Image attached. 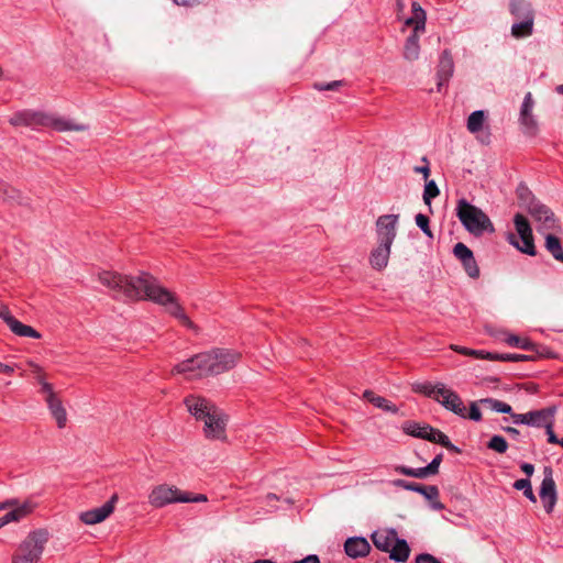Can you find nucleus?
<instances>
[{
  "label": "nucleus",
  "mask_w": 563,
  "mask_h": 563,
  "mask_svg": "<svg viewBox=\"0 0 563 563\" xmlns=\"http://www.w3.org/2000/svg\"><path fill=\"white\" fill-rule=\"evenodd\" d=\"M117 499L118 496L113 495L102 506L81 512L79 516L80 520L86 525H96L102 522L113 512Z\"/></svg>",
  "instance_id": "20"
},
{
  "label": "nucleus",
  "mask_w": 563,
  "mask_h": 563,
  "mask_svg": "<svg viewBox=\"0 0 563 563\" xmlns=\"http://www.w3.org/2000/svg\"><path fill=\"white\" fill-rule=\"evenodd\" d=\"M453 255L460 261L468 277L473 279L479 277V267L472 250L467 245L462 242L456 243L453 246Z\"/></svg>",
  "instance_id": "18"
},
{
  "label": "nucleus",
  "mask_w": 563,
  "mask_h": 563,
  "mask_svg": "<svg viewBox=\"0 0 563 563\" xmlns=\"http://www.w3.org/2000/svg\"><path fill=\"white\" fill-rule=\"evenodd\" d=\"M40 561L27 559L25 556H19L13 554L12 563H38Z\"/></svg>",
  "instance_id": "53"
},
{
  "label": "nucleus",
  "mask_w": 563,
  "mask_h": 563,
  "mask_svg": "<svg viewBox=\"0 0 563 563\" xmlns=\"http://www.w3.org/2000/svg\"><path fill=\"white\" fill-rule=\"evenodd\" d=\"M184 492L175 485L159 484L154 486L148 494V504L154 508H163L170 504L183 503Z\"/></svg>",
  "instance_id": "11"
},
{
  "label": "nucleus",
  "mask_w": 563,
  "mask_h": 563,
  "mask_svg": "<svg viewBox=\"0 0 563 563\" xmlns=\"http://www.w3.org/2000/svg\"><path fill=\"white\" fill-rule=\"evenodd\" d=\"M395 485L406 489V486H412L413 482H406L404 479H398V481L395 482Z\"/></svg>",
  "instance_id": "60"
},
{
  "label": "nucleus",
  "mask_w": 563,
  "mask_h": 563,
  "mask_svg": "<svg viewBox=\"0 0 563 563\" xmlns=\"http://www.w3.org/2000/svg\"><path fill=\"white\" fill-rule=\"evenodd\" d=\"M517 196L519 200L520 207H522L525 210L528 209L529 202H537L538 199L531 194V191L528 189V187L520 185L517 188Z\"/></svg>",
  "instance_id": "37"
},
{
  "label": "nucleus",
  "mask_w": 563,
  "mask_h": 563,
  "mask_svg": "<svg viewBox=\"0 0 563 563\" xmlns=\"http://www.w3.org/2000/svg\"><path fill=\"white\" fill-rule=\"evenodd\" d=\"M526 211L537 223V230L539 233L560 230V223L554 212L540 200L537 202H529L528 209Z\"/></svg>",
  "instance_id": "9"
},
{
  "label": "nucleus",
  "mask_w": 563,
  "mask_h": 563,
  "mask_svg": "<svg viewBox=\"0 0 563 563\" xmlns=\"http://www.w3.org/2000/svg\"><path fill=\"white\" fill-rule=\"evenodd\" d=\"M30 365L34 368V372L36 373H40L42 371V368L36 364L31 363Z\"/></svg>",
  "instance_id": "64"
},
{
  "label": "nucleus",
  "mask_w": 563,
  "mask_h": 563,
  "mask_svg": "<svg viewBox=\"0 0 563 563\" xmlns=\"http://www.w3.org/2000/svg\"><path fill=\"white\" fill-rule=\"evenodd\" d=\"M38 382H40V384L42 386V391L46 394V398L45 399H51V395L52 396H57L55 394V391L53 390V386L49 383L45 382L44 379H40Z\"/></svg>",
  "instance_id": "49"
},
{
  "label": "nucleus",
  "mask_w": 563,
  "mask_h": 563,
  "mask_svg": "<svg viewBox=\"0 0 563 563\" xmlns=\"http://www.w3.org/2000/svg\"><path fill=\"white\" fill-rule=\"evenodd\" d=\"M49 532L45 528L30 531L27 536L20 542L14 554L40 561L45 547L49 541Z\"/></svg>",
  "instance_id": "8"
},
{
  "label": "nucleus",
  "mask_w": 563,
  "mask_h": 563,
  "mask_svg": "<svg viewBox=\"0 0 563 563\" xmlns=\"http://www.w3.org/2000/svg\"><path fill=\"white\" fill-rule=\"evenodd\" d=\"M395 471L399 474L411 476L413 475V468L407 466H397Z\"/></svg>",
  "instance_id": "56"
},
{
  "label": "nucleus",
  "mask_w": 563,
  "mask_h": 563,
  "mask_svg": "<svg viewBox=\"0 0 563 563\" xmlns=\"http://www.w3.org/2000/svg\"><path fill=\"white\" fill-rule=\"evenodd\" d=\"M45 401L52 417L56 421L57 427L59 429L65 428L67 423V412L62 400L57 396L51 395V399H45Z\"/></svg>",
  "instance_id": "24"
},
{
  "label": "nucleus",
  "mask_w": 563,
  "mask_h": 563,
  "mask_svg": "<svg viewBox=\"0 0 563 563\" xmlns=\"http://www.w3.org/2000/svg\"><path fill=\"white\" fill-rule=\"evenodd\" d=\"M399 216L384 214L376 220L377 242L393 244L397 235Z\"/></svg>",
  "instance_id": "16"
},
{
  "label": "nucleus",
  "mask_w": 563,
  "mask_h": 563,
  "mask_svg": "<svg viewBox=\"0 0 563 563\" xmlns=\"http://www.w3.org/2000/svg\"><path fill=\"white\" fill-rule=\"evenodd\" d=\"M344 551L352 559L364 558L369 553L371 545L363 537H352L345 541Z\"/></svg>",
  "instance_id": "23"
},
{
  "label": "nucleus",
  "mask_w": 563,
  "mask_h": 563,
  "mask_svg": "<svg viewBox=\"0 0 563 563\" xmlns=\"http://www.w3.org/2000/svg\"><path fill=\"white\" fill-rule=\"evenodd\" d=\"M422 161L426 163L424 166H417L415 167V173H419L423 175V178L427 180L430 175V168H429V162L426 157L422 158Z\"/></svg>",
  "instance_id": "50"
},
{
  "label": "nucleus",
  "mask_w": 563,
  "mask_h": 563,
  "mask_svg": "<svg viewBox=\"0 0 563 563\" xmlns=\"http://www.w3.org/2000/svg\"><path fill=\"white\" fill-rule=\"evenodd\" d=\"M14 372V366L9 364H0V373L11 375Z\"/></svg>",
  "instance_id": "57"
},
{
  "label": "nucleus",
  "mask_w": 563,
  "mask_h": 563,
  "mask_svg": "<svg viewBox=\"0 0 563 563\" xmlns=\"http://www.w3.org/2000/svg\"><path fill=\"white\" fill-rule=\"evenodd\" d=\"M514 223L517 230V233L521 240V244L516 240L515 235L509 236V242L516 246L520 252L528 254L530 256L536 255V246L532 235V229L528 221V219L521 214L517 213L514 217Z\"/></svg>",
  "instance_id": "10"
},
{
  "label": "nucleus",
  "mask_w": 563,
  "mask_h": 563,
  "mask_svg": "<svg viewBox=\"0 0 563 563\" xmlns=\"http://www.w3.org/2000/svg\"><path fill=\"white\" fill-rule=\"evenodd\" d=\"M0 319L8 325V328L18 336L41 339V333L31 325L20 322L13 317L9 307L0 301Z\"/></svg>",
  "instance_id": "14"
},
{
  "label": "nucleus",
  "mask_w": 563,
  "mask_h": 563,
  "mask_svg": "<svg viewBox=\"0 0 563 563\" xmlns=\"http://www.w3.org/2000/svg\"><path fill=\"white\" fill-rule=\"evenodd\" d=\"M5 501H13L14 505L9 507L8 509H10V511L0 518V529L10 522H18L24 519L36 508V504L31 499L24 500L21 504L15 498H10Z\"/></svg>",
  "instance_id": "17"
},
{
  "label": "nucleus",
  "mask_w": 563,
  "mask_h": 563,
  "mask_svg": "<svg viewBox=\"0 0 563 563\" xmlns=\"http://www.w3.org/2000/svg\"><path fill=\"white\" fill-rule=\"evenodd\" d=\"M344 85V82L342 80H334V81H331V82H328V84H324V82H314L313 84V88L319 90V91H324V90H338L340 87H342Z\"/></svg>",
  "instance_id": "45"
},
{
  "label": "nucleus",
  "mask_w": 563,
  "mask_h": 563,
  "mask_svg": "<svg viewBox=\"0 0 563 563\" xmlns=\"http://www.w3.org/2000/svg\"><path fill=\"white\" fill-rule=\"evenodd\" d=\"M396 4H397V8H398V11L404 10L405 4H404L402 0H396Z\"/></svg>",
  "instance_id": "63"
},
{
  "label": "nucleus",
  "mask_w": 563,
  "mask_h": 563,
  "mask_svg": "<svg viewBox=\"0 0 563 563\" xmlns=\"http://www.w3.org/2000/svg\"><path fill=\"white\" fill-rule=\"evenodd\" d=\"M454 71V62L450 51L445 49L439 62L438 66V91H441V87L445 85L452 77Z\"/></svg>",
  "instance_id": "22"
},
{
  "label": "nucleus",
  "mask_w": 563,
  "mask_h": 563,
  "mask_svg": "<svg viewBox=\"0 0 563 563\" xmlns=\"http://www.w3.org/2000/svg\"><path fill=\"white\" fill-rule=\"evenodd\" d=\"M539 495L544 510L548 514H551L555 506L558 495L555 482L553 479V471L550 466H545L543 468V479L541 482Z\"/></svg>",
  "instance_id": "15"
},
{
  "label": "nucleus",
  "mask_w": 563,
  "mask_h": 563,
  "mask_svg": "<svg viewBox=\"0 0 563 563\" xmlns=\"http://www.w3.org/2000/svg\"><path fill=\"white\" fill-rule=\"evenodd\" d=\"M534 100L531 92L525 95L520 112L519 123L523 134L528 136H536L539 133V123L533 114Z\"/></svg>",
  "instance_id": "13"
},
{
  "label": "nucleus",
  "mask_w": 563,
  "mask_h": 563,
  "mask_svg": "<svg viewBox=\"0 0 563 563\" xmlns=\"http://www.w3.org/2000/svg\"><path fill=\"white\" fill-rule=\"evenodd\" d=\"M534 19L528 18L522 21H518L511 26V35L516 38L527 37L533 32Z\"/></svg>",
  "instance_id": "30"
},
{
  "label": "nucleus",
  "mask_w": 563,
  "mask_h": 563,
  "mask_svg": "<svg viewBox=\"0 0 563 563\" xmlns=\"http://www.w3.org/2000/svg\"><path fill=\"white\" fill-rule=\"evenodd\" d=\"M544 246L554 260L563 263V249L558 236L547 233Z\"/></svg>",
  "instance_id": "29"
},
{
  "label": "nucleus",
  "mask_w": 563,
  "mask_h": 563,
  "mask_svg": "<svg viewBox=\"0 0 563 563\" xmlns=\"http://www.w3.org/2000/svg\"><path fill=\"white\" fill-rule=\"evenodd\" d=\"M442 457L443 455L440 453L427 465V470L430 471L432 475L438 474Z\"/></svg>",
  "instance_id": "47"
},
{
  "label": "nucleus",
  "mask_w": 563,
  "mask_h": 563,
  "mask_svg": "<svg viewBox=\"0 0 563 563\" xmlns=\"http://www.w3.org/2000/svg\"><path fill=\"white\" fill-rule=\"evenodd\" d=\"M456 217L465 230L474 236H482L485 233L492 234L495 232V227L489 217L466 199H460L457 201Z\"/></svg>",
  "instance_id": "6"
},
{
  "label": "nucleus",
  "mask_w": 563,
  "mask_h": 563,
  "mask_svg": "<svg viewBox=\"0 0 563 563\" xmlns=\"http://www.w3.org/2000/svg\"><path fill=\"white\" fill-rule=\"evenodd\" d=\"M402 429H404L405 433H407L411 437L428 440V441L430 440V435L432 432L431 426L420 424V423L413 422V421L405 422Z\"/></svg>",
  "instance_id": "26"
},
{
  "label": "nucleus",
  "mask_w": 563,
  "mask_h": 563,
  "mask_svg": "<svg viewBox=\"0 0 563 563\" xmlns=\"http://www.w3.org/2000/svg\"><path fill=\"white\" fill-rule=\"evenodd\" d=\"M432 475L430 473V471L427 470V466L424 467H418V468H413V475L412 477H416V478H426L428 476Z\"/></svg>",
  "instance_id": "51"
},
{
  "label": "nucleus",
  "mask_w": 563,
  "mask_h": 563,
  "mask_svg": "<svg viewBox=\"0 0 563 563\" xmlns=\"http://www.w3.org/2000/svg\"><path fill=\"white\" fill-rule=\"evenodd\" d=\"M405 24L412 26V33L407 37L404 46V57L407 60H417L420 54L419 35L426 27V12L418 2L411 4V16L406 19Z\"/></svg>",
  "instance_id": "7"
},
{
  "label": "nucleus",
  "mask_w": 563,
  "mask_h": 563,
  "mask_svg": "<svg viewBox=\"0 0 563 563\" xmlns=\"http://www.w3.org/2000/svg\"><path fill=\"white\" fill-rule=\"evenodd\" d=\"M517 196L519 200L520 207H522L525 210L528 209L529 202H537L538 199L531 194V191L528 189V187L520 185L517 188Z\"/></svg>",
  "instance_id": "36"
},
{
  "label": "nucleus",
  "mask_w": 563,
  "mask_h": 563,
  "mask_svg": "<svg viewBox=\"0 0 563 563\" xmlns=\"http://www.w3.org/2000/svg\"><path fill=\"white\" fill-rule=\"evenodd\" d=\"M487 448L492 451L503 454L507 451L508 443L504 437L493 435L487 443Z\"/></svg>",
  "instance_id": "39"
},
{
  "label": "nucleus",
  "mask_w": 563,
  "mask_h": 563,
  "mask_svg": "<svg viewBox=\"0 0 563 563\" xmlns=\"http://www.w3.org/2000/svg\"><path fill=\"white\" fill-rule=\"evenodd\" d=\"M476 402L486 406L496 412L509 413L510 416L512 413V408L510 405L495 398H482Z\"/></svg>",
  "instance_id": "33"
},
{
  "label": "nucleus",
  "mask_w": 563,
  "mask_h": 563,
  "mask_svg": "<svg viewBox=\"0 0 563 563\" xmlns=\"http://www.w3.org/2000/svg\"><path fill=\"white\" fill-rule=\"evenodd\" d=\"M520 468L528 477H530L534 472V466L530 463H522Z\"/></svg>",
  "instance_id": "55"
},
{
  "label": "nucleus",
  "mask_w": 563,
  "mask_h": 563,
  "mask_svg": "<svg viewBox=\"0 0 563 563\" xmlns=\"http://www.w3.org/2000/svg\"><path fill=\"white\" fill-rule=\"evenodd\" d=\"M12 505H14L13 501H1L0 503V510H5L7 508L11 507Z\"/></svg>",
  "instance_id": "62"
},
{
  "label": "nucleus",
  "mask_w": 563,
  "mask_h": 563,
  "mask_svg": "<svg viewBox=\"0 0 563 563\" xmlns=\"http://www.w3.org/2000/svg\"><path fill=\"white\" fill-rule=\"evenodd\" d=\"M506 342L511 346H517L523 350H531L533 347V343H531L529 340L521 339L517 335H509L506 339Z\"/></svg>",
  "instance_id": "42"
},
{
  "label": "nucleus",
  "mask_w": 563,
  "mask_h": 563,
  "mask_svg": "<svg viewBox=\"0 0 563 563\" xmlns=\"http://www.w3.org/2000/svg\"><path fill=\"white\" fill-rule=\"evenodd\" d=\"M98 280L112 292L114 299L123 301L151 300L163 306L184 327L197 331L196 324L186 314L176 296L163 287L151 274L142 272L139 276H130L118 272L102 271L98 273Z\"/></svg>",
  "instance_id": "1"
},
{
  "label": "nucleus",
  "mask_w": 563,
  "mask_h": 563,
  "mask_svg": "<svg viewBox=\"0 0 563 563\" xmlns=\"http://www.w3.org/2000/svg\"><path fill=\"white\" fill-rule=\"evenodd\" d=\"M291 563H320V559L316 554L307 555L306 558L301 560L294 561Z\"/></svg>",
  "instance_id": "52"
},
{
  "label": "nucleus",
  "mask_w": 563,
  "mask_h": 563,
  "mask_svg": "<svg viewBox=\"0 0 563 563\" xmlns=\"http://www.w3.org/2000/svg\"><path fill=\"white\" fill-rule=\"evenodd\" d=\"M185 405L197 420L205 422L203 432L208 439L222 440L225 438L227 419L217 406L208 399L195 395L186 397Z\"/></svg>",
  "instance_id": "4"
},
{
  "label": "nucleus",
  "mask_w": 563,
  "mask_h": 563,
  "mask_svg": "<svg viewBox=\"0 0 563 563\" xmlns=\"http://www.w3.org/2000/svg\"><path fill=\"white\" fill-rule=\"evenodd\" d=\"M440 194V190L435 184L434 180H430L424 186V191H423V201L426 205L430 206L431 205V199L435 198L437 196H439Z\"/></svg>",
  "instance_id": "40"
},
{
  "label": "nucleus",
  "mask_w": 563,
  "mask_h": 563,
  "mask_svg": "<svg viewBox=\"0 0 563 563\" xmlns=\"http://www.w3.org/2000/svg\"><path fill=\"white\" fill-rule=\"evenodd\" d=\"M391 245L377 242V246L369 254V264L374 269L383 271L388 265Z\"/></svg>",
  "instance_id": "21"
},
{
  "label": "nucleus",
  "mask_w": 563,
  "mask_h": 563,
  "mask_svg": "<svg viewBox=\"0 0 563 563\" xmlns=\"http://www.w3.org/2000/svg\"><path fill=\"white\" fill-rule=\"evenodd\" d=\"M555 415L554 407H548L540 410H532L526 413H511V419L515 424H527L531 427L542 428L545 420L550 416Z\"/></svg>",
  "instance_id": "19"
},
{
  "label": "nucleus",
  "mask_w": 563,
  "mask_h": 563,
  "mask_svg": "<svg viewBox=\"0 0 563 563\" xmlns=\"http://www.w3.org/2000/svg\"><path fill=\"white\" fill-rule=\"evenodd\" d=\"M503 430H504L505 432H507L508 434H510V435H511L512 438H515V439H516V438H518V437H519V434H520L519 430H517V429H516V428H514V427H504V428H503Z\"/></svg>",
  "instance_id": "58"
},
{
  "label": "nucleus",
  "mask_w": 563,
  "mask_h": 563,
  "mask_svg": "<svg viewBox=\"0 0 563 563\" xmlns=\"http://www.w3.org/2000/svg\"><path fill=\"white\" fill-rule=\"evenodd\" d=\"M372 540L374 545L382 551H389L390 547L393 545V542L395 540V532H391V534L385 533V532H375L372 536Z\"/></svg>",
  "instance_id": "34"
},
{
  "label": "nucleus",
  "mask_w": 563,
  "mask_h": 563,
  "mask_svg": "<svg viewBox=\"0 0 563 563\" xmlns=\"http://www.w3.org/2000/svg\"><path fill=\"white\" fill-rule=\"evenodd\" d=\"M412 391L431 398L460 418L476 422L483 418L476 401L471 402L470 410H467L460 395L444 383L417 382L412 384Z\"/></svg>",
  "instance_id": "3"
},
{
  "label": "nucleus",
  "mask_w": 563,
  "mask_h": 563,
  "mask_svg": "<svg viewBox=\"0 0 563 563\" xmlns=\"http://www.w3.org/2000/svg\"><path fill=\"white\" fill-rule=\"evenodd\" d=\"M8 198H11L9 195V188L3 181L0 180V199L5 200Z\"/></svg>",
  "instance_id": "54"
},
{
  "label": "nucleus",
  "mask_w": 563,
  "mask_h": 563,
  "mask_svg": "<svg viewBox=\"0 0 563 563\" xmlns=\"http://www.w3.org/2000/svg\"><path fill=\"white\" fill-rule=\"evenodd\" d=\"M429 441L441 444L450 451L459 452V449L450 441L449 437L438 429L432 428Z\"/></svg>",
  "instance_id": "35"
},
{
  "label": "nucleus",
  "mask_w": 563,
  "mask_h": 563,
  "mask_svg": "<svg viewBox=\"0 0 563 563\" xmlns=\"http://www.w3.org/2000/svg\"><path fill=\"white\" fill-rule=\"evenodd\" d=\"M429 218L426 214L418 213L416 216V224L421 229V231L428 236L433 238L432 231L429 225Z\"/></svg>",
  "instance_id": "43"
},
{
  "label": "nucleus",
  "mask_w": 563,
  "mask_h": 563,
  "mask_svg": "<svg viewBox=\"0 0 563 563\" xmlns=\"http://www.w3.org/2000/svg\"><path fill=\"white\" fill-rule=\"evenodd\" d=\"M488 114L484 110L473 111L466 120V129L476 140L485 145L490 143L492 133L487 123Z\"/></svg>",
  "instance_id": "12"
},
{
  "label": "nucleus",
  "mask_w": 563,
  "mask_h": 563,
  "mask_svg": "<svg viewBox=\"0 0 563 563\" xmlns=\"http://www.w3.org/2000/svg\"><path fill=\"white\" fill-rule=\"evenodd\" d=\"M531 360L530 356L525 354H517V353H505V354H498L495 353L494 361H501V362H523Z\"/></svg>",
  "instance_id": "41"
},
{
  "label": "nucleus",
  "mask_w": 563,
  "mask_h": 563,
  "mask_svg": "<svg viewBox=\"0 0 563 563\" xmlns=\"http://www.w3.org/2000/svg\"><path fill=\"white\" fill-rule=\"evenodd\" d=\"M509 11L518 21H522L528 18L534 19V12L531 3L527 0H510Z\"/></svg>",
  "instance_id": "25"
},
{
  "label": "nucleus",
  "mask_w": 563,
  "mask_h": 563,
  "mask_svg": "<svg viewBox=\"0 0 563 563\" xmlns=\"http://www.w3.org/2000/svg\"><path fill=\"white\" fill-rule=\"evenodd\" d=\"M514 488L517 490H522L523 495L532 503L537 501L536 495L532 490L531 483L529 478L517 479L514 483Z\"/></svg>",
  "instance_id": "38"
},
{
  "label": "nucleus",
  "mask_w": 563,
  "mask_h": 563,
  "mask_svg": "<svg viewBox=\"0 0 563 563\" xmlns=\"http://www.w3.org/2000/svg\"><path fill=\"white\" fill-rule=\"evenodd\" d=\"M450 349L456 353L462 354V355L472 356V357L479 358V360L494 361V357H495V353L486 352L484 350H473V349H468V347H464V346H460V345H455V344H451Z\"/></svg>",
  "instance_id": "31"
},
{
  "label": "nucleus",
  "mask_w": 563,
  "mask_h": 563,
  "mask_svg": "<svg viewBox=\"0 0 563 563\" xmlns=\"http://www.w3.org/2000/svg\"><path fill=\"white\" fill-rule=\"evenodd\" d=\"M363 397L373 404L375 407L383 409L384 411L398 413V407L382 396L375 395L372 390H365Z\"/></svg>",
  "instance_id": "27"
},
{
  "label": "nucleus",
  "mask_w": 563,
  "mask_h": 563,
  "mask_svg": "<svg viewBox=\"0 0 563 563\" xmlns=\"http://www.w3.org/2000/svg\"><path fill=\"white\" fill-rule=\"evenodd\" d=\"M406 489L419 493L428 500H435L439 498V489L434 485L424 486L419 483H413L412 486H406Z\"/></svg>",
  "instance_id": "32"
},
{
  "label": "nucleus",
  "mask_w": 563,
  "mask_h": 563,
  "mask_svg": "<svg viewBox=\"0 0 563 563\" xmlns=\"http://www.w3.org/2000/svg\"><path fill=\"white\" fill-rule=\"evenodd\" d=\"M178 5L189 7L197 2V0H173Z\"/></svg>",
  "instance_id": "59"
},
{
  "label": "nucleus",
  "mask_w": 563,
  "mask_h": 563,
  "mask_svg": "<svg viewBox=\"0 0 563 563\" xmlns=\"http://www.w3.org/2000/svg\"><path fill=\"white\" fill-rule=\"evenodd\" d=\"M242 354L233 349L212 347L177 363L172 374H180L189 379L218 376L233 369Z\"/></svg>",
  "instance_id": "2"
},
{
  "label": "nucleus",
  "mask_w": 563,
  "mask_h": 563,
  "mask_svg": "<svg viewBox=\"0 0 563 563\" xmlns=\"http://www.w3.org/2000/svg\"><path fill=\"white\" fill-rule=\"evenodd\" d=\"M432 501V508L435 509V510H442L444 509V505L439 501L438 499L435 500H431Z\"/></svg>",
  "instance_id": "61"
},
{
  "label": "nucleus",
  "mask_w": 563,
  "mask_h": 563,
  "mask_svg": "<svg viewBox=\"0 0 563 563\" xmlns=\"http://www.w3.org/2000/svg\"><path fill=\"white\" fill-rule=\"evenodd\" d=\"M409 554L410 549L407 541L404 539H396L390 549V559L396 562H405L408 560Z\"/></svg>",
  "instance_id": "28"
},
{
  "label": "nucleus",
  "mask_w": 563,
  "mask_h": 563,
  "mask_svg": "<svg viewBox=\"0 0 563 563\" xmlns=\"http://www.w3.org/2000/svg\"><path fill=\"white\" fill-rule=\"evenodd\" d=\"M416 563H441V562L431 554L422 553L416 558Z\"/></svg>",
  "instance_id": "48"
},
{
  "label": "nucleus",
  "mask_w": 563,
  "mask_h": 563,
  "mask_svg": "<svg viewBox=\"0 0 563 563\" xmlns=\"http://www.w3.org/2000/svg\"><path fill=\"white\" fill-rule=\"evenodd\" d=\"M183 497L186 499L184 503H206L208 500L207 495L187 492H184Z\"/></svg>",
  "instance_id": "46"
},
{
  "label": "nucleus",
  "mask_w": 563,
  "mask_h": 563,
  "mask_svg": "<svg viewBox=\"0 0 563 563\" xmlns=\"http://www.w3.org/2000/svg\"><path fill=\"white\" fill-rule=\"evenodd\" d=\"M9 122L13 126H27L32 129L52 128L58 132L88 130V125L86 124L75 123L55 114L31 110L14 113Z\"/></svg>",
  "instance_id": "5"
},
{
  "label": "nucleus",
  "mask_w": 563,
  "mask_h": 563,
  "mask_svg": "<svg viewBox=\"0 0 563 563\" xmlns=\"http://www.w3.org/2000/svg\"><path fill=\"white\" fill-rule=\"evenodd\" d=\"M553 426L554 416H550L549 419L545 420V423L542 426V428H545L549 443L558 444L560 439L555 435L553 431Z\"/></svg>",
  "instance_id": "44"
}]
</instances>
